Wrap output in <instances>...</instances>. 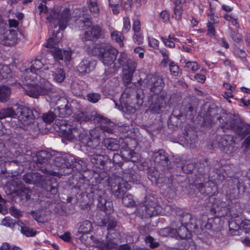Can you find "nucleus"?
<instances>
[{"mask_svg":"<svg viewBox=\"0 0 250 250\" xmlns=\"http://www.w3.org/2000/svg\"><path fill=\"white\" fill-rule=\"evenodd\" d=\"M36 160L33 163L35 170H39L44 174L52 176H56L57 173L51 168L52 155L50 152L45 150H42L36 154Z\"/></svg>","mask_w":250,"mask_h":250,"instance_id":"0eeeda50","label":"nucleus"},{"mask_svg":"<svg viewBox=\"0 0 250 250\" xmlns=\"http://www.w3.org/2000/svg\"><path fill=\"white\" fill-rule=\"evenodd\" d=\"M185 141L188 144L190 145V146L193 147L195 146V144L196 142L197 135L195 132H193L192 134H189L188 133L185 135Z\"/></svg>","mask_w":250,"mask_h":250,"instance_id":"37998d69","label":"nucleus"},{"mask_svg":"<svg viewBox=\"0 0 250 250\" xmlns=\"http://www.w3.org/2000/svg\"><path fill=\"white\" fill-rule=\"evenodd\" d=\"M11 70L6 65L0 64V80L6 79L11 76Z\"/></svg>","mask_w":250,"mask_h":250,"instance_id":"58836bf2","label":"nucleus"},{"mask_svg":"<svg viewBox=\"0 0 250 250\" xmlns=\"http://www.w3.org/2000/svg\"><path fill=\"white\" fill-rule=\"evenodd\" d=\"M235 140L231 135H225L222 137L219 141V147L222 151L226 153H231L235 150L234 146Z\"/></svg>","mask_w":250,"mask_h":250,"instance_id":"f3484780","label":"nucleus"},{"mask_svg":"<svg viewBox=\"0 0 250 250\" xmlns=\"http://www.w3.org/2000/svg\"><path fill=\"white\" fill-rule=\"evenodd\" d=\"M32 184L36 185L52 194L56 195L58 191L59 184L56 179L42 175L37 172H31Z\"/></svg>","mask_w":250,"mask_h":250,"instance_id":"6e6552de","label":"nucleus"},{"mask_svg":"<svg viewBox=\"0 0 250 250\" xmlns=\"http://www.w3.org/2000/svg\"><path fill=\"white\" fill-rule=\"evenodd\" d=\"M50 53L56 61L63 60V55L61 49L55 48L54 49L50 51Z\"/></svg>","mask_w":250,"mask_h":250,"instance_id":"0e129e2a","label":"nucleus"},{"mask_svg":"<svg viewBox=\"0 0 250 250\" xmlns=\"http://www.w3.org/2000/svg\"><path fill=\"white\" fill-rule=\"evenodd\" d=\"M100 116L101 118L105 119L106 120L105 122L99 121H96V123H97L101 126V130L98 129L99 131H102V132H106L108 133H113L114 128L115 127L114 124L113 122H111L109 121V120L106 118H104L102 115H100ZM100 134V132H99Z\"/></svg>","mask_w":250,"mask_h":250,"instance_id":"a878e982","label":"nucleus"},{"mask_svg":"<svg viewBox=\"0 0 250 250\" xmlns=\"http://www.w3.org/2000/svg\"><path fill=\"white\" fill-rule=\"evenodd\" d=\"M125 193L122 194L120 197H118L119 198L123 196L122 198V202L123 204L126 207H133L135 206V202L134 201L133 196L131 194H126L125 195H124Z\"/></svg>","mask_w":250,"mask_h":250,"instance_id":"4c0bfd02","label":"nucleus"},{"mask_svg":"<svg viewBox=\"0 0 250 250\" xmlns=\"http://www.w3.org/2000/svg\"><path fill=\"white\" fill-rule=\"evenodd\" d=\"M102 153L89 154L88 157L92 165L96 167L103 170L105 168L106 164L111 163V160L106 155Z\"/></svg>","mask_w":250,"mask_h":250,"instance_id":"4468645a","label":"nucleus"},{"mask_svg":"<svg viewBox=\"0 0 250 250\" xmlns=\"http://www.w3.org/2000/svg\"><path fill=\"white\" fill-rule=\"evenodd\" d=\"M167 188V192L170 196H174L176 193V184L173 181L168 183L166 185Z\"/></svg>","mask_w":250,"mask_h":250,"instance_id":"e2e57ef3","label":"nucleus"},{"mask_svg":"<svg viewBox=\"0 0 250 250\" xmlns=\"http://www.w3.org/2000/svg\"><path fill=\"white\" fill-rule=\"evenodd\" d=\"M88 7L93 16L97 17L99 12V8L98 4V0H87Z\"/></svg>","mask_w":250,"mask_h":250,"instance_id":"f704fd0d","label":"nucleus"},{"mask_svg":"<svg viewBox=\"0 0 250 250\" xmlns=\"http://www.w3.org/2000/svg\"><path fill=\"white\" fill-rule=\"evenodd\" d=\"M54 128L57 131L62 132L63 137L71 141L79 135V140L82 145L86 147V150L89 154L103 152L102 146L100 145L99 140L101 138L99 130L97 129L91 130L89 132L91 138L85 133H80L79 129L72 122H68L65 120H55L54 124Z\"/></svg>","mask_w":250,"mask_h":250,"instance_id":"f03ea898","label":"nucleus"},{"mask_svg":"<svg viewBox=\"0 0 250 250\" xmlns=\"http://www.w3.org/2000/svg\"><path fill=\"white\" fill-rule=\"evenodd\" d=\"M57 104L59 105L57 109H54V111L60 117L66 118L72 114V108L66 99H60Z\"/></svg>","mask_w":250,"mask_h":250,"instance_id":"a211bd4d","label":"nucleus"},{"mask_svg":"<svg viewBox=\"0 0 250 250\" xmlns=\"http://www.w3.org/2000/svg\"><path fill=\"white\" fill-rule=\"evenodd\" d=\"M232 183V186L237 187L240 192H245L246 189V186L242 181L239 180L238 179H234L229 181V184Z\"/></svg>","mask_w":250,"mask_h":250,"instance_id":"09e8293b","label":"nucleus"},{"mask_svg":"<svg viewBox=\"0 0 250 250\" xmlns=\"http://www.w3.org/2000/svg\"><path fill=\"white\" fill-rule=\"evenodd\" d=\"M120 153L121 156H122L124 159L126 161L135 162L136 161V159L135 158V156H134L135 153L133 150L129 149L127 146L122 148Z\"/></svg>","mask_w":250,"mask_h":250,"instance_id":"7c9ffc66","label":"nucleus"},{"mask_svg":"<svg viewBox=\"0 0 250 250\" xmlns=\"http://www.w3.org/2000/svg\"><path fill=\"white\" fill-rule=\"evenodd\" d=\"M21 232L27 237L34 236L37 233L36 230L27 225L21 227Z\"/></svg>","mask_w":250,"mask_h":250,"instance_id":"a19ab883","label":"nucleus"},{"mask_svg":"<svg viewBox=\"0 0 250 250\" xmlns=\"http://www.w3.org/2000/svg\"><path fill=\"white\" fill-rule=\"evenodd\" d=\"M230 184L231 188L227 192V196L231 200L237 198L239 196L240 192L236 186H232V183Z\"/></svg>","mask_w":250,"mask_h":250,"instance_id":"603ef678","label":"nucleus"},{"mask_svg":"<svg viewBox=\"0 0 250 250\" xmlns=\"http://www.w3.org/2000/svg\"><path fill=\"white\" fill-rule=\"evenodd\" d=\"M137 63L134 61L130 59L128 60L127 63L123 68V70H126L127 71H130V72H134L136 68Z\"/></svg>","mask_w":250,"mask_h":250,"instance_id":"6e6d98bb","label":"nucleus"},{"mask_svg":"<svg viewBox=\"0 0 250 250\" xmlns=\"http://www.w3.org/2000/svg\"><path fill=\"white\" fill-rule=\"evenodd\" d=\"M183 7L181 5H175L174 8V14L172 17L175 18L177 21L182 19L183 14Z\"/></svg>","mask_w":250,"mask_h":250,"instance_id":"864d4df0","label":"nucleus"},{"mask_svg":"<svg viewBox=\"0 0 250 250\" xmlns=\"http://www.w3.org/2000/svg\"><path fill=\"white\" fill-rule=\"evenodd\" d=\"M62 37V33H60V32H57L56 34L53 33L52 37H50L47 40L46 47L47 48H53L56 44L60 41Z\"/></svg>","mask_w":250,"mask_h":250,"instance_id":"72a5a7b5","label":"nucleus"},{"mask_svg":"<svg viewBox=\"0 0 250 250\" xmlns=\"http://www.w3.org/2000/svg\"><path fill=\"white\" fill-rule=\"evenodd\" d=\"M216 22L214 21L213 22L208 21L207 23V35L210 37H213L215 35V30L214 25Z\"/></svg>","mask_w":250,"mask_h":250,"instance_id":"69168bd1","label":"nucleus"},{"mask_svg":"<svg viewBox=\"0 0 250 250\" xmlns=\"http://www.w3.org/2000/svg\"><path fill=\"white\" fill-rule=\"evenodd\" d=\"M95 49L98 53L99 59L104 65L110 66L114 64L118 54L115 48L108 43L102 42L97 44Z\"/></svg>","mask_w":250,"mask_h":250,"instance_id":"39448f33","label":"nucleus"},{"mask_svg":"<svg viewBox=\"0 0 250 250\" xmlns=\"http://www.w3.org/2000/svg\"><path fill=\"white\" fill-rule=\"evenodd\" d=\"M213 208L216 210V211H219L222 210L226 211L227 210L228 208L227 207L226 202H220L219 200H216L213 204Z\"/></svg>","mask_w":250,"mask_h":250,"instance_id":"052dcab7","label":"nucleus"},{"mask_svg":"<svg viewBox=\"0 0 250 250\" xmlns=\"http://www.w3.org/2000/svg\"><path fill=\"white\" fill-rule=\"evenodd\" d=\"M173 227L172 237L176 239H184L189 237L190 233L188 230L190 229L188 227L183 225L181 223H176L175 220L172 224Z\"/></svg>","mask_w":250,"mask_h":250,"instance_id":"6ab92c4d","label":"nucleus"},{"mask_svg":"<svg viewBox=\"0 0 250 250\" xmlns=\"http://www.w3.org/2000/svg\"><path fill=\"white\" fill-rule=\"evenodd\" d=\"M175 213L176 221L177 223H181L183 225L188 227L190 229H198V226L195 224V220L192 217L190 214L183 212L180 209H176L173 211Z\"/></svg>","mask_w":250,"mask_h":250,"instance_id":"f8f14e48","label":"nucleus"},{"mask_svg":"<svg viewBox=\"0 0 250 250\" xmlns=\"http://www.w3.org/2000/svg\"><path fill=\"white\" fill-rule=\"evenodd\" d=\"M147 176L152 183L159 184L163 182V178L160 176L159 171L154 169H150L148 171Z\"/></svg>","mask_w":250,"mask_h":250,"instance_id":"2f4dec72","label":"nucleus"},{"mask_svg":"<svg viewBox=\"0 0 250 250\" xmlns=\"http://www.w3.org/2000/svg\"><path fill=\"white\" fill-rule=\"evenodd\" d=\"M70 18V10L66 8L61 13L57 10H51L47 20L54 28L59 26L60 29L63 30L66 27Z\"/></svg>","mask_w":250,"mask_h":250,"instance_id":"1a4fd4ad","label":"nucleus"},{"mask_svg":"<svg viewBox=\"0 0 250 250\" xmlns=\"http://www.w3.org/2000/svg\"><path fill=\"white\" fill-rule=\"evenodd\" d=\"M18 37L17 31L15 30H6L0 33V44L4 46H11L17 43Z\"/></svg>","mask_w":250,"mask_h":250,"instance_id":"2eb2a0df","label":"nucleus"},{"mask_svg":"<svg viewBox=\"0 0 250 250\" xmlns=\"http://www.w3.org/2000/svg\"><path fill=\"white\" fill-rule=\"evenodd\" d=\"M56 116L55 111H49L47 113L42 114V117L44 122L50 124L53 122Z\"/></svg>","mask_w":250,"mask_h":250,"instance_id":"a18cd8bd","label":"nucleus"},{"mask_svg":"<svg viewBox=\"0 0 250 250\" xmlns=\"http://www.w3.org/2000/svg\"><path fill=\"white\" fill-rule=\"evenodd\" d=\"M169 70L171 74L174 76H178L181 74V71L179 66L173 62H170L168 63Z\"/></svg>","mask_w":250,"mask_h":250,"instance_id":"5fc2aeb1","label":"nucleus"},{"mask_svg":"<svg viewBox=\"0 0 250 250\" xmlns=\"http://www.w3.org/2000/svg\"><path fill=\"white\" fill-rule=\"evenodd\" d=\"M152 157L155 163H157L164 168L167 166L168 158L167 153L164 150L160 149L157 152H154Z\"/></svg>","mask_w":250,"mask_h":250,"instance_id":"5701e85b","label":"nucleus"},{"mask_svg":"<svg viewBox=\"0 0 250 250\" xmlns=\"http://www.w3.org/2000/svg\"><path fill=\"white\" fill-rule=\"evenodd\" d=\"M130 59L127 58V55L125 53H121L118 59L117 60V62H114V64L112 65L110 68V73L115 72L116 70L119 68L121 66L123 67L128 62V60Z\"/></svg>","mask_w":250,"mask_h":250,"instance_id":"cd10ccee","label":"nucleus"},{"mask_svg":"<svg viewBox=\"0 0 250 250\" xmlns=\"http://www.w3.org/2000/svg\"><path fill=\"white\" fill-rule=\"evenodd\" d=\"M111 38L113 41L119 43L120 46L123 45V41L124 39L122 33L117 31H114L111 33Z\"/></svg>","mask_w":250,"mask_h":250,"instance_id":"c03bdc74","label":"nucleus"},{"mask_svg":"<svg viewBox=\"0 0 250 250\" xmlns=\"http://www.w3.org/2000/svg\"><path fill=\"white\" fill-rule=\"evenodd\" d=\"M147 213V211L146 209V206H145L144 202L137 207L136 213L138 216L142 218H148L147 214H146Z\"/></svg>","mask_w":250,"mask_h":250,"instance_id":"4d7b16f0","label":"nucleus"},{"mask_svg":"<svg viewBox=\"0 0 250 250\" xmlns=\"http://www.w3.org/2000/svg\"><path fill=\"white\" fill-rule=\"evenodd\" d=\"M133 95L135 97L136 100V104L138 106L140 107L142 105L144 101V91L142 89H139L132 91L130 88H126L124 92L122 94V96L124 98H130L131 97V95Z\"/></svg>","mask_w":250,"mask_h":250,"instance_id":"aec40b11","label":"nucleus"},{"mask_svg":"<svg viewBox=\"0 0 250 250\" xmlns=\"http://www.w3.org/2000/svg\"><path fill=\"white\" fill-rule=\"evenodd\" d=\"M145 206H146V209L147 210L148 218L151 217L153 216L156 215L158 214V212L157 209V204L156 202L151 198L150 197L146 196L145 200L144 201Z\"/></svg>","mask_w":250,"mask_h":250,"instance_id":"b1692460","label":"nucleus"},{"mask_svg":"<svg viewBox=\"0 0 250 250\" xmlns=\"http://www.w3.org/2000/svg\"><path fill=\"white\" fill-rule=\"evenodd\" d=\"M11 94L10 88L7 85L0 86V102L1 103L7 102L10 99Z\"/></svg>","mask_w":250,"mask_h":250,"instance_id":"473e14b6","label":"nucleus"},{"mask_svg":"<svg viewBox=\"0 0 250 250\" xmlns=\"http://www.w3.org/2000/svg\"><path fill=\"white\" fill-rule=\"evenodd\" d=\"M65 77L64 71L62 68H57L54 74V78L58 83L62 82Z\"/></svg>","mask_w":250,"mask_h":250,"instance_id":"8fccbe9b","label":"nucleus"},{"mask_svg":"<svg viewBox=\"0 0 250 250\" xmlns=\"http://www.w3.org/2000/svg\"><path fill=\"white\" fill-rule=\"evenodd\" d=\"M197 188L201 193L206 194L209 196L214 195L218 192L217 186L210 181L205 183H200L197 185Z\"/></svg>","mask_w":250,"mask_h":250,"instance_id":"412c9836","label":"nucleus"},{"mask_svg":"<svg viewBox=\"0 0 250 250\" xmlns=\"http://www.w3.org/2000/svg\"><path fill=\"white\" fill-rule=\"evenodd\" d=\"M70 167H68L67 170L66 171L64 170L63 173L64 174H70L74 168L79 171H84L86 169V163L83 160L80 158H76L74 156V160L72 161V163H70Z\"/></svg>","mask_w":250,"mask_h":250,"instance_id":"4be33fe9","label":"nucleus"},{"mask_svg":"<svg viewBox=\"0 0 250 250\" xmlns=\"http://www.w3.org/2000/svg\"><path fill=\"white\" fill-rule=\"evenodd\" d=\"M94 62L90 58H84L78 66V70L82 74L89 73L94 68Z\"/></svg>","mask_w":250,"mask_h":250,"instance_id":"393cba45","label":"nucleus"},{"mask_svg":"<svg viewBox=\"0 0 250 250\" xmlns=\"http://www.w3.org/2000/svg\"><path fill=\"white\" fill-rule=\"evenodd\" d=\"M32 190L29 188H23L20 191V196L21 200L28 201L31 199Z\"/></svg>","mask_w":250,"mask_h":250,"instance_id":"79ce46f5","label":"nucleus"},{"mask_svg":"<svg viewBox=\"0 0 250 250\" xmlns=\"http://www.w3.org/2000/svg\"><path fill=\"white\" fill-rule=\"evenodd\" d=\"M123 82L124 84L127 86L130 83L132 80L133 72H130V71H127L126 70H123Z\"/></svg>","mask_w":250,"mask_h":250,"instance_id":"13d9d810","label":"nucleus"},{"mask_svg":"<svg viewBox=\"0 0 250 250\" xmlns=\"http://www.w3.org/2000/svg\"><path fill=\"white\" fill-rule=\"evenodd\" d=\"M52 161L51 164L61 167V169H64L63 171H66L68 167H70V163L74 160V156L68 154H65L63 155L57 156L54 157H52Z\"/></svg>","mask_w":250,"mask_h":250,"instance_id":"dca6fc26","label":"nucleus"},{"mask_svg":"<svg viewBox=\"0 0 250 250\" xmlns=\"http://www.w3.org/2000/svg\"><path fill=\"white\" fill-rule=\"evenodd\" d=\"M236 228H239L241 230H244L245 233H248L250 230V220H245L243 221L240 227L236 226Z\"/></svg>","mask_w":250,"mask_h":250,"instance_id":"774afa93","label":"nucleus"},{"mask_svg":"<svg viewBox=\"0 0 250 250\" xmlns=\"http://www.w3.org/2000/svg\"><path fill=\"white\" fill-rule=\"evenodd\" d=\"M23 79L26 84L31 85L24 88V92L31 97L38 98L40 95H48L52 91V85L42 77V74L30 68L25 70Z\"/></svg>","mask_w":250,"mask_h":250,"instance_id":"20e7f679","label":"nucleus"},{"mask_svg":"<svg viewBox=\"0 0 250 250\" xmlns=\"http://www.w3.org/2000/svg\"><path fill=\"white\" fill-rule=\"evenodd\" d=\"M138 83L149 90V96H159L163 92L165 84L163 78L159 75H147L144 80H139Z\"/></svg>","mask_w":250,"mask_h":250,"instance_id":"423d86ee","label":"nucleus"},{"mask_svg":"<svg viewBox=\"0 0 250 250\" xmlns=\"http://www.w3.org/2000/svg\"><path fill=\"white\" fill-rule=\"evenodd\" d=\"M116 243L114 240L112 239L108 240L105 242H103L100 245V248L102 250H110L116 247Z\"/></svg>","mask_w":250,"mask_h":250,"instance_id":"de8ad7c7","label":"nucleus"},{"mask_svg":"<svg viewBox=\"0 0 250 250\" xmlns=\"http://www.w3.org/2000/svg\"><path fill=\"white\" fill-rule=\"evenodd\" d=\"M16 223V221L15 220L12 219L10 217H6L2 219L1 224L2 226L13 229Z\"/></svg>","mask_w":250,"mask_h":250,"instance_id":"bf43d9fd","label":"nucleus"},{"mask_svg":"<svg viewBox=\"0 0 250 250\" xmlns=\"http://www.w3.org/2000/svg\"><path fill=\"white\" fill-rule=\"evenodd\" d=\"M75 120L80 123L86 122L93 120L95 123L96 121H101L105 122L106 120L100 116V114L94 110L79 111L74 115Z\"/></svg>","mask_w":250,"mask_h":250,"instance_id":"ddd939ff","label":"nucleus"},{"mask_svg":"<svg viewBox=\"0 0 250 250\" xmlns=\"http://www.w3.org/2000/svg\"><path fill=\"white\" fill-rule=\"evenodd\" d=\"M80 38L83 42H84L87 41H89L90 42V44L85 45L84 46V48L87 51H89L90 50H91V49L94 46V42L95 40L90 29L89 28L87 30L85 31L83 33V34L81 35L80 36Z\"/></svg>","mask_w":250,"mask_h":250,"instance_id":"bb28decb","label":"nucleus"},{"mask_svg":"<svg viewBox=\"0 0 250 250\" xmlns=\"http://www.w3.org/2000/svg\"><path fill=\"white\" fill-rule=\"evenodd\" d=\"M185 68L188 72H194L199 69V65L195 62L188 61L186 62Z\"/></svg>","mask_w":250,"mask_h":250,"instance_id":"3c124183","label":"nucleus"},{"mask_svg":"<svg viewBox=\"0 0 250 250\" xmlns=\"http://www.w3.org/2000/svg\"><path fill=\"white\" fill-rule=\"evenodd\" d=\"M229 212L231 215L234 217H237L239 216L241 214V208L238 204L235 205V207H232L229 208Z\"/></svg>","mask_w":250,"mask_h":250,"instance_id":"338daca9","label":"nucleus"},{"mask_svg":"<svg viewBox=\"0 0 250 250\" xmlns=\"http://www.w3.org/2000/svg\"><path fill=\"white\" fill-rule=\"evenodd\" d=\"M101 223V226H106L108 230L113 229L117 224L116 221L111 218H108L107 220L105 219L102 221Z\"/></svg>","mask_w":250,"mask_h":250,"instance_id":"680f3d73","label":"nucleus"},{"mask_svg":"<svg viewBox=\"0 0 250 250\" xmlns=\"http://www.w3.org/2000/svg\"><path fill=\"white\" fill-rule=\"evenodd\" d=\"M16 115L19 121L24 125L32 124L35 118L33 111L28 107L20 105L16 110Z\"/></svg>","mask_w":250,"mask_h":250,"instance_id":"9b49d317","label":"nucleus"},{"mask_svg":"<svg viewBox=\"0 0 250 250\" xmlns=\"http://www.w3.org/2000/svg\"><path fill=\"white\" fill-rule=\"evenodd\" d=\"M103 145L108 150L113 151L118 150L120 147L119 141L112 138H107L104 139L103 142Z\"/></svg>","mask_w":250,"mask_h":250,"instance_id":"c85d7f7f","label":"nucleus"},{"mask_svg":"<svg viewBox=\"0 0 250 250\" xmlns=\"http://www.w3.org/2000/svg\"><path fill=\"white\" fill-rule=\"evenodd\" d=\"M168 99V95L165 92L159 96H149L148 103L150 111L153 113H159L164 108Z\"/></svg>","mask_w":250,"mask_h":250,"instance_id":"9d476101","label":"nucleus"},{"mask_svg":"<svg viewBox=\"0 0 250 250\" xmlns=\"http://www.w3.org/2000/svg\"><path fill=\"white\" fill-rule=\"evenodd\" d=\"M16 113L11 107L2 109L0 111V119L6 117L15 118Z\"/></svg>","mask_w":250,"mask_h":250,"instance_id":"ea45409f","label":"nucleus"},{"mask_svg":"<svg viewBox=\"0 0 250 250\" xmlns=\"http://www.w3.org/2000/svg\"><path fill=\"white\" fill-rule=\"evenodd\" d=\"M92 229V223L88 220H85L81 223L78 233H89Z\"/></svg>","mask_w":250,"mask_h":250,"instance_id":"c9c22d12","label":"nucleus"},{"mask_svg":"<svg viewBox=\"0 0 250 250\" xmlns=\"http://www.w3.org/2000/svg\"><path fill=\"white\" fill-rule=\"evenodd\" d=\"M123 176L114 174L109 176L105 172H95L92 177L95 184L91 188V192L93 198L98 201V208L106 213H110L113 210V204L106 198L104 188H107L116 197H120L127 189L131 188L128 182L138 184L141 180V176L132 167L124 169Z\"/></svg>","mask_w":250,"mask_h":250,"instance_id":"f257e3e1","label":"nucleus"},{"mask_svg":"<svg viewBox=\"0 0 250 250\" xmlns=\"http://www.w3.org/2000/svg\"><path fill=\"white\" fill-rule=\"evenodd\" d=\"M210 124L219 122V125L224 129H230L242 139L250 135V125L244 123L239 118L222 109L210 108L206 113L205 120Z\"/></svg>","mask_w":250,"mask_h":250,"instance_id":"7ed1b4c3","label":"nucleus"},{"mask_svg":"<svg viewBox=\"0 0 250 250\" xmlns=\"http://www.w3.org/2000/svg\"><path fill=\"white\" fill-rule=\"evenodd\" d=\"M95 40L101 38L104 30L99 25H93L89 28Z\"/></svg>","mask_w":250,"mask_h":250,"instance_id":"e433bc0d","label":"nucleus"},{"mask_svg":"<svg viewBox=\"0 0 250 250\" xmlns=\"http://www.w3.org/2000/svg\"><path fill=\"white\" fill-rule=\"evenodd\" d=\"M30 69L38 72L41 74L43 70H48L49 67L43 64V62L40 59H36L31 62Z\"/></svg>","mask_w":250,"mask_h":250,"instance_id":"c756f323","label":"nucleus"},{"mask_svg":"<svg viewBox=\"0 0 250 250\" xmlns=\"http://www.w3.org/2000/svg\"><path fill=\"white\" fill-rule=\"evenodd\" d=\"M88 233H76V238L79 239L81 242L84 244H89L92 240V236H89Z\"/></svg>","mask_w":250,"mask_h":250,"instance_id":"49530a36","label":"nucleus"}]
</instances>
